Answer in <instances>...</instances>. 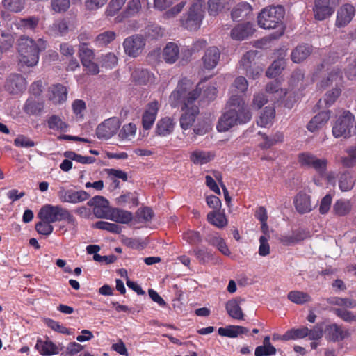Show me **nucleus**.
<instances>
[{
	"instance_id": "34",
	"label": "nucleus",
	"mask_w": 356,
	"mask_h": 356,
	"mask_svg": "<svg viewBox=\"0 0 356 356\" xmlns=\"http://www.w3.org/2000/svg\"><path fill=\"white\" fill-rule=\"evenodd\" d=\"M312 52L311 47L307 44L298 46L291 53L294 63H300L306 59Z\"/></svg>"
},
{
	"instance_id": "16",
	"label": "nucleus",
	"mask_w": 356,
	"mask_h": 356,
	"mask_svg": "<svg viewBox=\"0 0 356 356\" xmlns=\"http://www.w3.org/2000/svg\"><path fill=\"white\" fill-rule=\"evenodd\" d=\"M159 109V104L157 101H152L146 106L142 118L143 127L145 129L148 130L152 127Z\"/></svg>"
},
{
	"instance_id": "4",
	"label": "nucleus",
	"mask_w": 356,
	"mask_h": 356,
	"mask_svg": "<svg viewBox=\"0 0 356 356\" xmlns=\"http://www.w3.org/2000/svg\"><path fill=\"white\" fill-rule=\"evenodd\" d=\"M285 12L282 6H270L264 8L257 16V23L264 29H275L273 38H277L284 33L283 18Z\"/></svg>"
},
{
	"instance_id": "40",
	"label": "nucleus",
	"mask_w": 356,
	"mask_h": 356,
	"mask_svg": "<svg viewBox=\"0 0 356 356\" xmlns=\"http://www.w3.org/2000/svg\"><path fill=\"white\" fill-rule=\"evenodd\" d=\"M47 124L50 129L58 131H66L67 129V124L56 115H53L47 120Z\"/></svg>"
},
{
	"instance_id": "56",
	"label": "nucleus",
	"mask_w": 356,
	"mask_h": 356,
	"mask_svg": "<svg viewBox=\"0 0 356 356\" xmlns=\"http://www.w3.org/2000/svg\"><path fill=\"white\" fill-rule=\"evenodd\" d=\"M276 348L273 346L262 345L255 349V356H270L276 354Z\"/></svg>"
},
{
	"instance_id": "8",
	"label": "nucleus",
	"mask_w": 356,
	"mask_h": 356,
	"mask_svg": "<svg viewBox=\"0 0 356 356\" xmlns=\"http://www.w3.org/2000/svg\"><path fill=\"white\" fill-rule=\"evenodd\" d=\"M327 68V72L325 77L318 83L321 88H325L327 87L334 86L335 88H340L343 83V76L341 69L338 66H333L328 68L327 64L323 63L317 67V71H321L324 68Z\"/></svg>"
},
{
	"instance_id": "25",
	"label": "nucleus",
	"mask_w": 356,
	"mask_h": 356,
	"mask_svg": "<svg viewBox=\"0 0 356 356\" xmlns=\"http://www.w3.org/2000/svg\"><path fill=\"white\" fill-rule=\"evenodd\" d=\"M330 118V111H323L314 116L307 124V129L315 132L325 124Z\"/></svg>"
},
{
	"instance_id": "60",
	"label": "nucleus",
	"mask_w": 356,
	"mask_h": 356,
	"mask_svg": "<svg viewBox=\"0 0 356 356\" xmlns=\"http://www.w3.org/2000/svg\"><path fill=\"white\" fill-rule=\"evenodd\" d=\"M70 6V0H51L52 9L56 13L66 11Z\"/></svg>"
},
{
	"instance_id": "38",
	"label": "nucleus",
	"mask_w": 356,
	"mask_h": 356,
	"mask_svg": "<svg viewBox=\"0 0 356 356\" xmlns=\"http://www.w3.org/2000/svg\"><path fill=\"white\" fill-rule=\"evenodd\" d=\"M252 11L251 6L246 3L242 2L234 7L232 12V17L234 19H238L241 17H245Z\"/></svg>"
},
{
	"instance_id": "15",
	"label": "nucleus",
	"mask_w": 356,
	"mask_h": 356,
	"mask_svg": "<svg viewBox=\"0 0 356 356\" xmlns=\"http://www.w3.org/2000/svg\"><path fill=\"white\" fill-rule=\"evenodd\" d=\"M27 82L19 74H12L7 79L6 90L12 95H17L26 90Z\"/></svg>"
},
{
	"instance_id": "37",
	"label": "nucleus",
	"mask_w": 356,
	"mask_h": 356,
	"mask_svg": "<svg viewBox=\"0 0 356 356\" xmlns=\"http://www.w3.org/2000/svg\"><path fill=\"white\" fill-rule=\"evenodd\" d=\"M309 333V328L307 327H302L298 329H291L285 332L282 336V340H296L302 339L307 337Z\"/></svg>"
},
{
	"instance_id": "47",
	"label": "nucleus",
	"mask_w": 356,
	"mask_h": 356,
	"mask_svg": "<svg viewBox=\"0 0 356 356\" xmlns=\"http://www.w3.org/2000/svg\"><path fill=\"white\" fill-rule=\"evenodd\" d=\"M3 7L12 12L18 13L24 7V0H3Z\"/></svg>"
},
{
	"instance_id": "20",
	"label": "nucleus",
	"mask_w": 356,
	"mask_h": 356,
	"mask_svg": "<svg viewBox=\"0 0 356 356\" xmlns=\"http://www.w3.org/2000/svg\"><path fill=\"white\" fill-rule=\"evenodd\" d=\"M254 31V25L250 22H247L235 26L232 30L231 36L234 40H242L252 35Z\"/></svg>"
},
{
	"instance_id": "6",
	"label": "nucleus",
	"mask_w": 356,
	"mask_h": 356,
	"mask_svg": "<svg viewBox=\"0 0 356 356\" xmlns=\"http://www.w3.org/2000/svg\"><path fill=\"white\" fill-rule=\"evenodd\" d=\"M204 1L195 0L190 6L186 15L181 19L182 25L190 31L197 30L204 17Z\"/></svg>"
},
{
	"instance_id": "46",
	"label": "nucleus",
	"mask_w": 356,
	"mask_h": 356,
	"mask_svg": "<svg viewBox=\"0 0 356 356\" xmlns=\"http://www.w3.org/2000/svg\"><path fill=\"white\" fill-rule=\"evenodd\" d=\"M284 65L285 61L283 59L275 60L266 71V76L272 78L280 74L283 70Z\"/></svg>"
},
{
	"instance_id": "57",
	"label": "nucleus",
	"mask_w": 356,
	"mask_h": 356,
	"mask_svg": "<svg viewBox=\"0 0 356 356\" xmlns=\"http://www.w3.org/2000/svg\"><path fill=\"white\" fill-rule=\"evenodd\" d=\"M316 155L308 152H302L298 155V163L301 166L309 168L315 159Z\"/></svg>"
},
{
	"instance_id": "27",
	"label": "nucleus",
	"mask_w": 356,
	"mask_h": 356,
	"mask_svg": "<svg viewBox=\"0 0 356 356\" xmlns=\"http://www.w3.org/2000/svg\"><path fill=\"white\" fill-rule=\"evenodd\" d=\"M35 348L42 355H56L59 353V349L56 345L49 340L38 339L35 344Z\"/></svg>"
},
{
	"instance_id": "48",
	"label": "nucleus",
	"mask_w": 356,
	"mask_h": 356,
	"mask_svg": "<svg viewBox=\"0 0 356 356\" xmlns=\"http://www.w3.org/2000/svg\"><path fill=\"white\" fill-rule=\"evenodd\" d=\"M209 241L213 245L216 246L218 250L224 255L229 256L231 252L225 242L218 235L212 236Z\"/></svg>"
},
{
	"instance_id": "53",
	"label": "nucleus",
	"mask_w": 356,
	"mask_h": 356,
	"mask_svg": "<svg viewBox=\"0 0 356 356\" xmlns=\"http://www.w3.org/2000/svg\"><path fill=\"white\" fill-rule=\"evenodd\" d=\"M35 229L40 234L49 236L54 231V227L48 221L41 220L35 225Z\"/></svg>"
},
{
	"instance_id": "5",
	"label": "nucleus",
	"mask_w": 356,
	"mask_h": 356,
	"mask_svg": "<svg viewBox=\"0 0 356 356\" xmlns=\"http://www.w3.org/2000/svg\"><path fill=\"white\" fill-rule=\"evenodd\" d=\"M38 218L50 223L65 221L72 227L77 226V221L71 212L61 205L47 204L41 207Z\"/></svg>"
},
{
	"instance_id": "13",
	"label": "nucleus",
	"mask_w": 356,
	"mask_h": 356,
	"mask_svg": "<svg viewBox=\"0 0 356 356\" xmlns=\"http://www.w3.org/2000/svg\"><path fill=\"white\" fill-rule=\"evenodd\" d=\"M145 45V39L140 35L129 37L123 42L125 53L132 57L138 56L142 52Z\"/></svg>"
},
{
	"instance_id": "3",
	"label": "nucleus",
	"mask_w": 356,
	"mask_h": 356,
	"mask_svg": "<svg viewBox=\"0 0 356 356\" xmlns=\"http://www.w3.org/2000/svg\"><path fill=\"white\" fill-rule=\"evenodd\" d=\"M46 49V42L40 38L34 40L27 36H21L17 41L19 62L28 67L36 65L40 53Z\"/></svg>"
},
{
	"instance_id": "24",
	"label": "nucleus",
	"mask_w": 356,
	"mask_h": 356,
	"mask_svg": "<svg viewBox=\"0 0 356 356\" xmlns=\"http://www.w3.org/2000/svg\"><path fill=\"white\" fill-rule=\"evenodd\" d=\"M175 122L170 117H165L159 120L156 127V134L160 136H166L172 133Z\"/></svg>"
},
{
	"instance_id": "63",
	"label": "nucleus",
	"mask_w": 356,
	"mask_h": 356,
	"mask_svg": "<svg viewBox=\"0 0 356 356\" xmlns=\"http://www.w3.org/2000/svg\"><path fill=\"white\" fill-rule=\"evenodd\" d=\"M126 0H111L106 9L108 16H113L124 4Z\"/></svg>"
},
{
	"instance_id": "35",
	"label": "nucleus",
	"mask_w": 356,
	"mask_h": 356,
	"mask_svg": "<svg viewBox=\"0 0 356 356\" xmlns=\"http://www.w3.org/2000/svg\"><path fill=\"white\" fill-rule=\"evenodd\" d=\"M248 87V83L245 77H243V76L237 77L234 80V81L231 87V93H232L231 97L234 96L236 97L242 99L241 97H239L238 95V94L244 93L247 90Z\"/></svg>"
},
{
	"instance_id": "39",
	"label": "nucleus",
	"mask_w": 356,
	"mask_h": 356,
	"mask_svg": "<svg viewBox=\"0 0 356 356\" xmlns=\"http://www.w3.org/2000/svg\"><path fill=\"white\" fill-rule=\"evenodd\" d=\"M355 184V180L349 172L342 173L339 178V186L342 191L351 190Z\"/></svg>"
},
{
	"instance_id": "19",
	"label": "nucleus",
	"mask_w": 356,
	"mask_h": 356,
	"mask_svg": "<svg viewBox=\"0 0 356 356\" xmlns=\"http://www.w3.org/2000/svg\"><path fill=\"white\" fill-rule=\"evenodd\" d=\"M220 56V52L217 47L208 48L202 57L204 67L207 70L213 69L217 65Z\"/></svg>"
},
{
	"instance_id": "21",
	"label": "nucleus",
	"mask_w": 356,
	"mask_h": 356,
	"mask_svg": "<svg viewBox=\"0 0 356 356\" xmlns=\"http://www.w3.org/2000/svg\"><path fill=\"white\" fill-rule=\"evenodd\" d=\"M162 57L167 63H175L180 57L178 45L174 42H168L163 50Z\"/></svg>"
},
{
	"instance_id": "31",
	"label": "nucleus",
	"mask_w": 356,
	"mask_h": 356,
	"mask_svg": "<svg viewBox=\"0 0 356 356\" xmlns=\"http://www.w3.org/2000/svg\"><path fill=\"white\" fill-rule=\"evenodd\" d=\"M132 78L139 83H149L154 82V75L148 71L143 68L136 69L131 74Z\"/></svg>"
},
{
	"instance_id": "51",
	"label": "nucleus",
	"mask_w": 356,
	"mask_h": 356,
	"mask_svg": "<svg viewBox=\"0 0 356 356\" xmlns=\"http://www.w3.org/2000/svg\"><path fill=\"white\" fill-rule=\"evenodd\" d=\"M327 165V160L324 158H318L316 156L309 168L314 169L321 175L325 173Z\"/></svg>"
},
{
	"instance_id": "32",
	"label": "nucleus",
	"mask_w": 356,
	"mask_h": 356,
	"mask_svg": "<svg viewBox=\"0 0 356 356\" xmlns=\"http://www.w3.org/2000/svg\"><path fill=\"white\" fill-rule=\"evenodd\" d=\"M275 108L272 106H266L261 113L257 120L258 125L262 127H266L272 125L275 118Z\"/></svg>"
},
{
	"instance_id": "12",
	"label": "nucleus",
	"mask_w": 356,
	"mask_h": 356,
	"mask_svg": "<svg viewBox=\"0 0 356 356\" xmlns=\"http://www.w3.org/2000/svg\"><path fill=\"white\" fill-rule=\"evenodd\" d=\"M355 13L356 10L353 4H343L337 10L335 26L338 29L345 28L353 21Z\"/></svg>"
},
{
	"instance_id": "2",
	"label": "nucleus",
	"mask_w": 356,
	"mask_h": 356,
	"mask_svg": "<svg viewBox=\"0 0 356 356\" xmlns=\"http://www.w3.org/2000/svg\"><path fill=\"white\" fill-rule=\"evenodd\" d=\"M251 118L252 113L243 99L233 96L227 102L216 129L219 132H226L235 126L248 123Z\"/></svg>"
},
{
	"instance_id": "58",
	"label": "nucleus",
	"mask_w": 356,
	"mask_h": 356,
	"mask_svg": "<svg viewBox=\"0 0 356 356\" xmlns=\"http://www.w3.org/2000/svg\"><path fill=\"white\" fill-rule=\"evenodd\" d=\"M95 227L99 229L107 230L113 233H118L120 230L119 226L117 224L105 221L97 222L95 225Z\"/></svg>"
},
{
	"instance_id": "50",
	"label": "nucleus",
	"mask_w": 356,
	"mask_h": 356,
	"mask_svg": "<svg viewBox=\"0 0 356 356\" xmlns=\"http://www.w3.org/2000/svg\"><path fill=\"white\" fill-rule=\"evenodd\" d=\"M327 165V160L324 158H318L316 156L309 168L314 169L321 175L325 173Z\"/></svg>"
},
{
	"instance_id": "55",
	"label": "nucleus",
	"mask_w": 356,
	"mask_h": 356,
	"mask_svg": "<svg viewBox=\"0 0 356 356\" xmlns=\"http://www.w3.org/2000/svg\"><path fill=\"white\" fill-rule=\"evenodd\" d=\"M341 92L340 88H334L327 92L324 96V102L327 106H330L334 103Z\"/></svg>"
},
{
	"instance_id": "29",
	"label": "nucleus",
	"mask_w": 356,
	"mask_h": 356,
	"mask_svg": "<svg viewBox=\"0 0 356 356\" xmlns=\"http://www.w3.org/2000/svg\"><path fill=\"white\" fill-rule=\"evenodd\" d=\"M248 332V330L246 327L240 325H228L225 327H220L218 330L220 336L229 338L237 337L241 334H247Z\"/></svg>"
},
{
	"instance_id": "49",
	"label": "nucleus",
	"mask_w": 356,
	"mask_h": 356,
	"mask_svg": "<svg viewBox=\"0 0 356 356\" xmlns=\"http://www.w3.org/2000/svg\"><path fill=\"white\" fill-rule=\"evenodd\" d=\"M257 56L256 51H248L245 54L243 55L241 61L240 66L243 67L244 70H249L252 68L253 66V63L254 62L255 58Z\"/></svg>"
},
{
	"instance_id": "18",
	"label": "nucleus",
	"mask_w": 356,
	"mask_h": 356,
	"mask_svg": "<svg viewBox=\"0 0 356 356\" xmlns=\"http://www.w3.org/2000/svg\"><path fill=\"white\" fill-rule=\"evenodd\" d=\"M266 93L270 102H278L286 95V91L280 86L277 81L268 83L266 86Z\"/></svg>"
},
{
	"instance_id": "23",
	"label": "nucleus",
	"mask_w": 356,
	"mask_h": 356,
	"mask_svg": "<svg viewBox=\"0 0 356 356\" xmlns=\"http://www.w3.org/2000/svg\"><path fill=\"white\" fill-rule=\"evenodd\" d=\"M325 334L327 337L332 341H341L348 337V330H343L337 324H331L326 327Z\"/></svg>"
},
{
	"instance_id": "36",
	"label": "nucleus",
	"mask_w": 356,
	"mask_h": 356,
	"mask_svg": "<svg viewBox=\"0 0 356 356\" xmlns=\"http://www.w3.org/2000/svg\"><path fill=\"white\" fill-rule=\"evenodd\" d=\"M352 209L351 202L348 200L340 199L333 205V211L337 216H343L348 214Z\"/></svg>"
},
{
	"instance_id": "44",
	"label": "nucleus",
	"mask_w": 356,
	"mask_h": 356,
	"mask_svg": "<svg viewBox=\"0 0 356 356\" xmlns=\"http://www.w3.org/2000/svg\"><path fill=\"white\" fill-rule=\"evenodd\" d=\"M288 298L292 302L296 304H304L311 300L310 296L305 292L299 291H292L288 293Z\"/></svg>"
},
{
	"instance_id": "41",
	"label": "nucleus",
	"mask_w": 356,
	"mask_h": 356,
	"mask_svg": "<svg viewBox=\"0 0 356 356\" xmlns=\"http://www.w3.org/2000/svg\"><path fill=\"white\" fill-rule=\"evenodd\" d=\"M133 218V215L128 211L115 209L112 211V220L120 223H128Z\"/></svg>"
},
{
	"instance_id": "54",
	"label": "nucleus",
	"mask_w": 356,
	"mask_h": 356,
	"mask_svg": "<svg viewBox=\"0 0 356 356\" xmlns=\"http://www.w3.org/2000/svg\"><path fill=\"white\" fill-rule=\"evenodd\" d=\"M270 236H261L259 237V246L258 253L261 257H266L270 253V248L268 243Z\"/></svg>"
},
{
	"instance_id": "10",
	"label": "nucleus",
	"mask_w": 356,
	"mask_h": 356,
	"mask_svg": "<svg viewBox=\"0 0 356 356\" xmlns=\"http://www.w3.org/2000/svg\"><path fill=\"white\" fill-rule=\"evenodd\" d=\"M120 124L119 118L116 117L105 120L96 129L97 137L101 140L110 139L118 132Z\"/></svg>"
},
{
	"instance_id": "11",
	"label": "nucleus",
	"mask_w": 356,
	"mask_h": 356,
	"mask_svg": "<svg viewBox=\"0 0 356 356\" xmlns=\"http://www.w3.org/2000/svg\"><path fill=\"white\" fill-rule=\"evenodd\" d=\"M58 197L62 202L76 204L89 199L90 195L83 190L66 189L62 186L59 188Z\"/></svg>"
},
{
	"instance_id": "45",
	"label": "nucleus",
	"mask_w": 356,
	"mask_h": 356,
	"mask_svg": "<svg viewBox=\"0 0 356 356\" xmlns=\"http://www.w3.org/2000/svg\"><path fill=\"white\" fill-rule=\"evenodd\" d=\"M64 156L68 159H71L77 163L82 164H90L95 161V159L91 156H84L78 154L72 151H66L63 154Z\"/></svg>"
},
{
	"instance_id": "17",
	"label": "nucleus",
	"mask_w": 356,
	"mask_h": 356,
	"mask_svg": "<svg viewBox=\"0 0 356 356\" xmlns=\"http://www.w3.org/2000/svg\"><path fill=\"white\" fill-rule=\"evenodd\" d=\"M48 98L54 104H60L67 99V91L65 86L61 84H56L49 88Z\"/></svg>"
},
{
	"instance_id": "14",
	"label": "nucleus",
	"mask_w": 356,
	"mask_h": 356,
	"mask_svg": "<svg viewBox=\"0 0 356 356\" xmlns=\"http://www.w3.org/2000/svg\"><path fill=\"white\" fill-rule=\"evenodd\" d=\"M87 204L92 207L95 216L99 218H106L109 202L103 196L97 195L91 198Z\"/></svg>"
},
{
	"instance_id": "33",
	"label": "nucleus",
	"mask_w": 356,
	"mask_h": 356,
	"mask_svg": "<svg viewBox=\"0 0 356 356\" xmlns=\"http://www.w3.org/2000/svg\"><path fill=\"white\" fill-rule=\"evenodd\" d=\"M207 220L218 228H222L227 225V219L224 213L220 211H213L207 214Z\"/></svg>"
},
{
	"instance_id": "61",
	"label": "nucleus",
	"mask_w": 356,
	"mask_h": 356,
	"mask_svg": "<svg viewBox=\"0 0 356 356\" xmlns=\"http://www.w3.org/2000/svg\"><path fill=\"white\" fill-rule=\"evenodd\" d=\"M141 8V3L139 0L130 1L127 6L125 14L127 17H130L138 13Z\"/></svg>"
},
{
	"instance_id": "7",
	"label": "nucleus",
	"mask_w": 356,
	"mask_h": 356,
	"mask_svg": "<svg viewBox=\"0 0 356 356\" xmlns=\"http://www.w3.org/2000/svg\"><path fill=\"white\" fill-rule=\"evenodd\" d=\"M354 122V115L348 111H343L332 125L333 136L336 138H349L351 136Z\"/></svg>"
},
{
	"instance_id": "52",
	"label": "nucleus",
	"mask_w": 356,
	"mask_h": 356,
	"mask_svg": "<svg viewBox=\"0 0 356 356\" xmlns=\"http://www.w3.org/2000/svg\"><path fill=\"white\" fill-rule=\"evenodd\" d=\"M79 57L81 63H83L85 60H94L95 53L93 50L89 49L85 43H82L79 46Z\"/></svg>"
},
{
	"instance_id": "1",
	"label": "nucleus",
	"mask_w": 356,
	"mask_h": 356,
	"mask_svg": "<svg viewBox=\"0 0 356 356\" xmlns=\"http://www.w3.org/2000/svg\"><path fill=\"white\" fill-rule=\"evenodd\" d=\"M201 85L202 83H200L195 88H193L191 81L183 79L170 96V103L172 106L183 105L184 113L180 118V126L183 130H187L193 126L199 113V108L195 102L200 95Z\"/></svg>"
},
{
	"instance_id": "43",
	"label": "nucleus",
	"mask_w": 356,
	"mask_h": 356,
	"mask_svg": "<svg viewBox=\"0 0 356 356\" xmlns=\"http://www.w3.org/2000/svg\"><path fill=\"white\" fill-rule=\"evenodd\" d=\"M136 126L133 123L124 124L119 133V137L122 140H131L136 135Z\"/></svg>"
},
{
	"instance_id": "28",
	"label": "nucleus",
	"mask_w": 356,
	"mask_h": 356,
	"mask_svg": "<svg viewBox=\"0 0 356 356\" xmlns=\"http://www.w3.org/2000/svg\"><path fill=\"white\" fill-rule=\"evenodd\" d=\"M295 206L297 211L300 213L311 211L312 207L310 202V197L306 193H298L295 200Z\"/></svg>"
},
{
	"instance_id": "30",
	"label": "nucleus",
	"mask_w": 356,
	"mask_h": 356,
	"mask_svg": "<svg viewBox=\"0 0 356 356\" xmlns=\"http://www.w3.org/2000/svg\"><path fill=\"white\" fill-rule=\"evenodd\" d=\"M116 203L120 206L129 205L137 207L138 205V197L136 192H125L115 199Z\"/></svg>"
},
{
	"instance_id": "9",
	"label": "nucleus",
	"mask_w": 356,
	"mask_h": 356,
	"mask_svg": "<svg viewBox=\"0 0 356 356\" xmlns=\"http://www.w3.org/2000/svg\"><path fill=\"white\" fill-rule=\"evenodd\" d=\"M338 3L339 0H315L313 8L315 19L323 21L330 17Z\"/></svg>"
},
{
	"instance_id": "64",
	"label": "nucleus",
	"mask_w": 356,
	"mask_h": 356,
	"mask_svg": "<svg viewBox=\"0 0 356 356\" xmlns=\"http://www.w3.org/2000/svg\"><path fill=\"white\" fill-rule=\"evenodd\" d=\"M334 313L344 321L349 323L356 322V314L351 312L342 309H335Z\"/></svg>"
},
{
	"instance_id": "22",
	"label": "nucleus",
	"mask_w": 356,
	"mask_h": 356,
	"mask_svg": "<svg viewBox=\"0 0 356 356\" xmlns=\"http://www.w3.org/2000/svg\"><path fill=\"white\" fill-rule=\"evenodd\" d=\"M215 154L210 151L195 149L190 154V160L195 165H204L214 159Z\"/></svg>"
},
{
	"instance_id": "26",
	"label": "nucleus",
	"mask_w": 356,
	"mask_h": 356,
	"mask_svg": "<svg viewBox=\"0 0 356 356\" xmlns=\"http://www.w3.org/2000/svg\"><path fill=\"white\" fill-rule=\"evenodd\" d=\"M225 309L228 315L236 320H243L244 314L240 306V301L236 299H232L225 304Z\"/></svg>"
},
{
	"instance_id": "42",
	"label": "nucleus",
	"mask_w": 356,
	"mask_h": 356,
	"mask_svg": "<svg viewBox=\"0 0 356 356\" xmlns=\"http://www.w3.org/2000/svg\"><path fill=\"white\" fill-rule=\"evenodd\" d=\"M115 37L116 34L115 32L111 31H105L99 34L96 37L94 42L97 47L105 46L113 41Z\"/></svg>"
},
{
	"instance_id": "59",
	"label": "nucleus",
	"mask_w": 356,
	"mask_h": 356,
	"mask_svg": "<svg viewBox=\"0 0 356 356\" xmlns=\"http://www.w3.org/2000/svg\"><path fill=\"white\" fill-rule=\"evenodd\" d=\"M268 101H270L268 97L264 93H256L253 97L252 107L256 109H259Z\"/></svg>"
},
{
	"instance_id": "62",
	"label": "nucleus",
	"mask_w": 356,
	"mask_h": 356,
	"mask_svg": "<svg viewBox=\"0 0 356 356\" xmlns=\"http://www.w3.org/2000/svg\"><path fill=\"white\" fill-rule=\"evenodd\" d=\"M224 7L222 0H209L208 10L211 15H216Z\"/></svg>"
}]
</instances>
